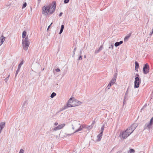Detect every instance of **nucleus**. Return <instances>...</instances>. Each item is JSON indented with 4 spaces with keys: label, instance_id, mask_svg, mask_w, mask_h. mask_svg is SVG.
<instances>
[{
    "label": "nucleus",
    "instance_id": "nucleus-1",
    "mask_svg": "<svg viewBox=\"0 0 153 153\" xmlns=\"http://www.w3.org/2000/svg\"><path fill=\"white\" fill-rule=\"evenodd\" d=\"M71 123L72 129L73 130H75L74 133L82 130L85 127L84 126L80 125L79 121L75 120L71 121Z\"/></svg>",
    "mask_w": 153,
    "mask_h": 153
},
{
    "label": "nucleus",
    "instance_id": "nucleus-2",
    "mask_svg": "<svg viewBox=\"0 0 153 153\" xmlns=\"http://www.w3.org/2000/svg\"><path fill=\"white\" fill-rule=\"evenodd\" d=\"M81 102H80L77 101V100H72V98H71L67 104V107H71L75 106H78L80 104Z\"/></svg>",
    "mask_w": 153,
    "mask_h": 153
},
{
    "label": "nucleus",
    "instance_id": "nucleus-3",
    "mask_svg": "<svg viewBox=\"0 0 153 153\" xmlns=\"http://www.w3.org/2000/svg\"><path fill=\"white\" fill-rule=\"evenodd\" d=\"M22 44L23 49L26 51L27 50L30 44L27 36L22 40Z\"/></svg>",
    "mask_w": 153,
    "mask_h": 153
},
{
    "label": "nucleus",
    "instance_id": "nucleus-4",
    "mask_svg": "<svg viewBox=\"0 0 153 153\" xmlns=\"http://www.w3.org/2000/svg\"><path fill=\"white\" fill-rule=\"evenodd\" d=\"M139 75L137 74L135 76V80L134 82V88H138L139 86L140 85V78L139 77Z\"/></svg>",
    "mask_w": 153,
    "mask_h": 153
},
{
    "label": "nucleus",
    "instance_id": "nucleus-5",
    "mask_svg": "<svg viewBox=\"0 0 153 153\" xmlns=\"http://www.w3.org/2000/svg\"><path fill=\"white\" fill-rule=\"evenodd\" d=\"M153 124V117L150 119V122L146 123L144 126V129H147L149 130L152 128V126Z\"/></svg>",
    "mask_w": 153,
    "mask_h": 153
},
{
    "label": "nucleus",
    "instance_id": "nucleus-6",
    "mask_svg": "<svg viewBox=\"0 0 153 153\" xmlns=\"http://www.w3.org/2000/svg\"><path fill=\"white\" fill-rule=\"evenodd\" d=\"M49 7V13L50 14L52 13L55 11L56 7V4L55 2H53L51 4L48 5Z\"/></svg>",
    "mask_w": 153,
    "mask_h": 153
},
{
    "label": "nucleus",
    "instance_id": "nucleus-7",
    "mask_svg": "<svg viewBox=\"0 0 153 153\" xmlns=\"http://www.w3.org/2000/svg\"><path fill=\"white\" fill-rule=\"evenodd\" d=\"M49 7H48V5L47 6H44L42 9V14L47 15L49 12Z\"/></svg>",
    "mask_w": 153,
    "mask_h": 153
},
{
    "label": "nucleus",
    "instance_id": "nucleus-8",
    "mask_svg": "<svg viewBox=\"0 0 153 153\" xmlns=\"http://www.w3.org/2000/svg\"><path fill=\"white\" fill-rule=\"evenodd\" d=\"M149 65L146 64L144 65L143 68V72L144 74H148L149 72Z\"/></svg>",
    "mask_w": 153,
    "mask_h": 153
},
{
    "label": "nucleus",
    "instance_id": "nucleus-9",
    "mask_svg": "<svg viewBox=\"0 0 153 153\" xmlns=\"http://www.w3.org/2000/svg\"><path fill=\"white\" fill-rule=\"evenodd\" d=\"M129 135L126 130L123 131L120 134V135L121 136L122 138L123 139L126 138Z\"/></svg>",
    "mask_w": 153,
    "mask_h": 153
},
{
    "label": "nucleus",
    "instance_id": "nucleus-10",
    "mask_svg": "<svg viewBox=\"0 0 153 153\" xmlns=\"http://www.w3.org/2000/svg\"><path fill=\"white\" fill-rule=\"evenodd\" d=\"M137 123H133V124L130 127V128H131L133 130L136 128L137 126Z\"/></svg>",
    "mask_w": 153,
    "mask_h": 153
},
{
    "label": "nucleus",
    "instance_id": "nucleus-11",
    "mask_svg": "<svg viewBox=\"0 0 153 153\" xmlns=\"http://www.w3.org/2000/svg\"><path fill=\"white\" fill-rule=\"evenodd\" d=\"M126 130L127 131L129 135L131 134L134 131L131 128H130V127H129L128 128H127Z\"/></svg>",
    "mask_w": 153,
    "mask_h": 153
},
{
    "label": "nucleus",
    "instance_id": "nucleus-12",
    "mask_svg": "<svg viewBox=\"0 0 153 153\" xmlns=\"http://www.w3.org/2000/svg\"><path fill=\"white\" fill-rule=\"evenodd\" d=\"M135 70L137 71H138V68L139 67V64L138 62L137 61H135Z\"/></svg>",
    "mask_w": 153,
    "mask_h": 153
},
{
    "label": "nucleus",
    "instance_id": "nucleus-13",
    "mask_svg": "<svg viewBox=\"0 0 153 153\" xmlns=\"http://www.w3.org/2000/svg\"><path fill=\"white\" fill-rule=\"evenodd\" d=\"M5 124V122H2L0 123V128L2 130L4 127Z\"/></svg>",
    "mask_w": 153,
    "mask_h": 153
},
{
    "label": "nucleus",
    "instance_id": "nucleus-14",
    "mask_svg": "<svg viewBox=\"0 0 153 153\" xmlns=\"http://www.w3.org/2000/svg\"><path fill=\"white\" fill-rule=\"evenodd\" d=\"M5 38L3 36H1L0 38V42L1 43V44H2L5 40Z\"/></svg>",
    "mask_w": 153,
    "mask_h": 153
},
{
    "label": "nucleus",
    "instance_id": "nucleus-15",
    "mask_svg": "<svg viewBox=\"0 0 153 153\" xmlns=\"http://www.w3.org/2000/svg\"><path fill=\"white\" fill-rule=\"evenodd\" d=\"M123 43V41H121L120 42H117L115 43L114 44V46L115 47H117L122 44Z\"/></svg>",
    "mask_w": 153,
    "mask_h": 153
},
{
    "label": "nucleus",
    "instance_id": "nucleus-16",
    "mask_svg": "<svg viewBox=\"0 0 153 153\" xmlns=\"http://www.w3.org/2000/svg\"><path fill=\"white\" fill-rule=\"evenodd\" d=\"M102 133H100L97 136V141H100L101 140V138L102 137Z\"/></svg>",
    "mask_w": 153,
    "mask_h": 153
},
{
    "label": "nucleus",
    "instance_id": "nucleus-17",
    "mask_svg": "<svg viewBox=\"0 0 153 153\" xmlns=\"http://www.w3.org/2000/svg\"><path fill=\"white\" fill-rule=\"evenodd\" d=\"M64 26L63 25H62L61 26V28L59 31V34H61L64 28Z\"/></svg>",
    "mask_w": 153,
    "mask_h": 153
},
{
    "label": "nucleus",
    "instance_id": "nucleus-18",
    "mask_svg": "<svg viewBox=\"0 0 153 153\" xmlns=\"http://www.w3.org/2000/svg\"><path fill=\"white\" fill-rule=\"evenodd\" d=\"M116 81V80L114 79H112L111 81L109 83H111V85H112L114 84Z\"/></svg>",
    "mask_w": 153,
    "mask_h": 153
},
{
    "label": "nucleus",
    "instance_id": "nucleus-19",
    "mask_svg": "<svg viewBox=\"0 0 153 153\" xmlns=\"http://www.w3.org/2000/svg\"><path fill=\"white\" fill-rule=\"evenodd\" d=\"M27 34V32L26 31H23L22 33V37L23 38H25V37L26 36Z\"/></svg>",
    "mask_w": 153,
    "mask_h": 153
},
{
    "label": "nucleus",
    "instance_id": "nucleus-20",
    "mask_svg": "<svg viewBox=\"0 0 153 153\" xmlns=\"http://www.w3.org/2000/svg\"><path fill=\"white\" fill-rule=\"evenodd\" d=\"M65 124H62L58 126L59 129H60L63 127L65 126Z\"/></svg>",
    "mask_w": 153,
    "mask_h": 153
},
{
    "label": "nucleus",
    "instance_id": "nucleus-21",
    "mask_svg": "<svg viewBox=\"0 0 153 153\" xmlns=\"http://www.w3.org/2000/svg\"><path fill=\"white\" fill-rule=\"evenodd\" d=\"M131 35V34L129 35L126 36L124 38V41H127L128 40V39L129 38L130 36Z\"/></svg>",
    "mask_w": 153,
    "mask_h": 153
},
{
    "label": "nucleus",
    "instance_id": "nucleus-22",
    "mask_svg": "<svg viewBox=\"0 0 153 153\" xmlns=\"http://www.w3.org/2000/svg\"><path fill=\"white\" fill-rule=\"evenodd\" d=\"M135 152V150L134 149H131L128 152V153H134Z\"/></svg>",
    "mask_w": 153,
    "mask_h": 153
},
{
    "label": "nucleus",
    "instance_id": "nucleus-23",
    "mask_svg": "<svg viewBox=\"0 0 153 153\" xmlns=\"http://www.w3.org/2000/svg\"><path fill=\"white\" fill-rule=\"evenodd\" d=\"M23 61H22L18 65V68H19V69H20V68H21L22 65L23 64Z\"/></svg>",
    "mask_w": 153,
    "mask_h": 153
},
{
    "label": "nucleus",
    "instance_id": "nucleus-24",
    "mask_svg": "<svg viewBox=\"0 0 153 153\" xmlns=\"http://www.w3.org/2000/svg\"><path fill=\"white\" fill-rule=\"evenodd\" d=\"M56 95V94L55 93V92H53L52 93L51 95V97L52 98H53Z\"/></svg>",
    "mask_w": 153,
    "mask_h": 153
},
{
    "label": "nucleus",
    "instance_id": "nucleus-25",
    "mask_svg": "<svg viewBox=\"0 0 153 153\" xmlns=\"http://www.w3.org/2000/svg\"><path fill=\"white\" fill-rule=\"evenodd\" d=\"M76 47L74 48V51H73V55H72L73 57H74V55H75V51H76Z\"/></svg>",
    "mask_w": 153,
    "mask_h": 153
},
{
    "label": "nucleus",
    "instance_id": "nucleus-26",
    "mask_svg": "<svg viewBox=\"0 0 153 153\" xmlns=\"http://www.w3.org/2000/svg\"><path fill=\"white\" fill-rule=\"evenodd\" d=\"M20 69H19V68H18L17 70L16 73V75L15 77H16L17 75V74H18V73L19 72V71H20Z\"/></svg>",
    "mask_w": 153,
    "mask_h": 153
},
{
    "label": "nucleus",
    "instance_id": "nucleus-27",
    "mask_svg": "<svg viewBox=\"0 0 153 153\" xmlns=\"http://www.w3.org/2000/svg\"><path fill=\"white\" fill-rule=\"evenodd\" d=\"M117 74L116 73L114 74V77L113 78V79H115L116 80V78H117Z\"/></svg>",
    "mask_w": 153,
    "mask_h": 153
},
{
    "label": "nucleus",
    "instance_id": "nucleus-28",
    "mask_svg": "<svg viewBox=\"0 0 153 153\" xmlns=\"http://www.w3.org/2000/svg\"><path fill=\"white\" fill-rule=\"evenodd\" d=\"M104 130V126H102L101 128V132H100V133H102V134Z\"/></svg>",
    "mask_w": 153,
    "mask_h": 153
},
{
    "label": "nucleus",
    "instance_id": "nucleus-29",
    "mask_svg": "<svg viewBox=\"0 0 153 153\" xmlns=\"http://www.w3.org/2000/svg\"><path fill=\"white\" fill-rule=\"evenodd\" d=\"M10 75L9 74L8 76L4 79V81L6 82L9 79Z\"/></svg>",
    "mask_w": 153,
    "mask_h": 153
},
{
    "label": "nucleus",
    "instance_id": "nucleus-30",
    "mask_svg": "<svg viewBox=\"0 0 153 153\" xmlns=\"http://www.w3.org/2000/svg\"><path fill=\"white\" fill-rule=\"evenodd\" d=\"M26 6H27V3H26L25 2L23 4V5L22 7V8L23 9V8H25V7H26Z\"/></svg>",
    "mask_w": 153,
    "mask_h": 153
},
{
    "label": "nucleus",
    "instance_id": "nucleus-31",
    "mask_svg": "<svg viewBox=\"0 0 153 153\" xmlns=\"http://www.w3.org/2000/svg\"><path fill=\"white\" fill-rule=\"evenodd\" d=\"M59 130V128L58 127V126L55 127L53 129V130L54 131H57V130Z\"/></svg>",
    "mask_w": 153,
    "mask_h": 153
},
{
    "label": "nucleus",
    "instance_id": "nucleus-32",
    "mask_svg": "<svg viewBox=\"0 0 153 153\" xmlns=\"http://www.w3.org/2000/svg\"><path fill=\"white\" fill-rule=\"evenodd\" d=\"M100 50H99V49H96L95 51V53H98L99 52H100Z\"/></svg>",
    "mask_w": 153,
    "mask_h": 153
},
{
    "label": "nucleus",
    "instance_id": "nucleus-33",
    "mask_svg": "<svg viewBox=\"0 0 153 153\" xmlns=\"http://www.w3.org/2000/svg\"><path fill=\"white\" fill-rule=\"evenodd\" d=\"M111 83H109L108 85L107 86V88H108V89H109L110 88L111 86Z\"/></svg>",
    "mask_w": 153,
    "mask_h": 153
},
{
    "label": "nucleus",
    "instance_id": "nucleus-34",
    "mask_svg": "<svg viewBox=\"0 0 153 153\" xmlns=\"http://www.w3.org/2000/svg\"><path fill=\"white\" fill-rule=\"evenodd\" d=\"M103 48V46L102 45H101V46H100V47L99 48V50H100V51H101L102 49Z\"/></svg>",
    "mask_w": 153,
    "mask_h": 153
},
{
    "label": "nucleus",
    "instance_id": "nucleus-35",
    "mask_svg": "<svg viewBox=\"0 0 153 153\" xmlns=\"http://www.w3.org/2000/svg\"><path fill=\"white\" fill-rule=\"evenodd\" d=\"M24 152V150L22 149H21L19 153H23Z\"/></svg>",
    "mask_w": 153,
    "mask_h": 153
},
{
    "label": "nucleus",
    "instance_id": "nucleus-36",
    "mask_svg": "<svg viewBox=\"0 0 153 153\" xmlns=\"http://www.w3.org/2000/svg\"><path fill=\"white\" fill-rule=\"evenodd\" d=\"M127 95H125V96H124V101H126L127 100Z\"/></svg>",
    "mask_w": 153,
    "mask_h": 153
},
{
    "label": "nucleus",
    "instance_id": "nucleus-37",
    "mask_svg": "<svg viewBox=\"0 0 153 153\" xmlns=\"http://www.w3.org/2000/svg\"><path fill=\"white\" fill-rule=\"evenodd\" d=\"M69 0H64V2L65 4L68 3L69 1Z\"/></svg>",
    "mask_w": 153,
    "mask_h": 153
},
{
    "label": "nucleus",
    "instance_id": "nucleus-38",
    "mask_svg": "<svg viewBox=\"0 0 153 153\" xmlns=\"http://www.w3.org/2000/svg\"><path fill=\"white\" fill-rule=\"evenodd\" d=\"M128 88L127 90L126 91V93H125V95H128Z\"/></svg>",
    "mask_w": 153,
    "mask_h": 153
},
{
    "label": "nucleus",
    "instance_id": "nucleus-39",
    "mask_svg": "<svg viewBox=\"0 0 153 153\" xmlns=\"http://www.w3.org/2000/svg\"><path fill=\"white\" fill-rule=\"evenodd\" d=\"M114 45H111L110 47H109V48H111L112 49H113Z\"/></svg>",
    "mask_w": 153,
    "mask_h": 153
},
{
    "label": "nucleus",
    "instance_id": "nucleus-40",
    "mask_svg": "<svg viewBox=\"0 0 153 153\" xmlns=\"http://www.w3.org/2000/svg\"><path fill=\"white\" fill-rule=\"evenodd\" d=\"M82 59V56L81 55H80V56H79V57L78 60H81Z\"/></svg>",
    "mask_w": 153,
    "mask_h": 153
},
{
    "label": "nucleus",
    "instance_id": "nucleus-41",
    "mask_svg": "<svg viewBox=\"0 0 153 153\" xmlns=\"http://www.w3.org/2000/svg\"><path fill=\"white\" fill-rule=\"evenodd\" d=\"M92 127V126H89L88 127V128L89 129H91Z\"/></svg>",
    "mask_w": 153,
    "mask_h": 153
},
{
    "label": "nucleus",
    "instance_id": "nucleus-42",
    "mask_svg": "<svg viewBox=\"0 0 153 153\" xmlns=\"http://www.w3.org/2000/svg\"><path fill=\"white\" fill-rule=\"evenodd\" d=\"M82 51H83V49H81L80 50V55H81L82 54Z\"/></svg>",
    "mask_w": 153,
    "mask_h": 153
},
{
    "label": "nucleus",
    "instance_id": "nucleus-43",
    "mask_svg": "<svg viewBox=\"0 0 153 153\" xmlns=\"http://www.w3.org/2000/svg\"><path fill=\"white\" fill-rule=\"evenodd\" d=\"M56 71L57 72H59L60 71V69L59 68H58L56 69Z\"/></svg>",
    "mask_w": 153,
    "mask_h": 153
},
{
    "label": "nucleus",
    "instance_id": "nucleus-44",
    "mask_svg": "<svg viewBox=\"0 0 153 153\" xmlns=\"http://www.w3.org/2000/svg\"><path fill=\"white\" fill-rule=\"evenodd\" d=\"M153 34V32L152 31L150 33L149 35L151 36L152 35V34Z\"/></svg>",
    "mask_w": 153,
    "mask_h": 153
},
{
    "label": "nucleus",
    "instance_id": "nucleus-45",
    "mask_svg": "<svg viewBox=\"0 0 153 153\" xmlns=\"http://www.w3.org/2000/svg\"><path fill=\"white\" fill-rule=\"evenodd\" d=\"M62 14H63L62 13V12H61V13H60L59 14V16H62Z\"/></svg>",
    "mask_w": 153,
    "mask_h": 153
},
{
    "label": "nucleus",
    "instance_id": "nucleus-46",
    "mask_svg": "<svg viewBox=\"0 0 153 153\" xmlns=\"http://www.w3.org/2000/svg\"><path fill=\"white\" fill-rule=\"evenodd\" d=\"M58 124V123H57V122H55L54 123V125H55V126H57V125Z\"/></svg>",
    "mask_w": 153,
    "mask_h": 153
},
{
    "label": "nucleus",
    "instance_id": "nucleus-47",
    "mask_svg": "<svg viewBox=\"0 0 153 153\" xmlns=\"http://www.w3.org/2000/svg\"><path fill=\"white\" fill-rule=\"evenodd\" d=\"M50 27V25H49V26L48 27L47 29V31H48V29H49V28Z\"/></svg>",
    "mask_w": 153,
    "mask_h": 153
},
{
    "label": "nucleus",
    "instance_id": "nucleus-48",
    "mask_svg": "<svg viewBox=\"0 0 153 153\" xmlns=\"http://www.w3.org/2000/svg\"><path fill=\"white\" fill-rule=\"evenodd\" d=\"M126 101H124V100H123V105H124L125 103H126Z\"/></svg>",
    "mask_w": 153,
    "mask_h": 153
},
{
    "label": "nucleus",
    "instance_id": "nucleus-49",
    "mask_svg": "<svg viewBox=\"0 0 153 153\" xmlns=\"http://www.w3.org/2000/svg\"><path fill=\"white\" fill-rule=\"evenodd\" d=\"M2 129H0V134L1 133V131H2Z\"/></svg>",
    "mask_w": 153,
    "mask_h": 153
},
{
    "label": "nucleus",
    "instance_id": "nucleus-50",
    "mask_svg": "<svg viewBox=\"0 0 153 153\" xmlns=\"http://www.w3.org/2000/svg\"><path fill=\"white\" fill-rule=\"evenodd\" d=\"M84 57L85 58L86 57V55H84Z\"/></svg>",
    "mask_w": 153,
    "mask_h": 153
},
{
    "label": "nucleus",
    "instance_id": "nucleus-51",
    "mask_svg": "<svg viewBox=\"0 0 153 153\" xmlns=\"http://www.w3.org/2000/svg\"><path fill=\"white\" fill-rule=\"evenodd\" d=\"M2 44H1V42H0V46L1 45H2Z\"/></svg>",
    "mask_w": 153,
    "mask_h": 153
},
{
    "label": "nucleus",
    "instance_id": "nucleus-52",
    "mask_svg": "<svg viewBox=\"0 0 153 153\" xmlns=\"http://www.w3.org/2000/svg\"><path fill=\"white\" fill-rule=\"evenodd\" d=\"M52 23H51V24H50V26H51V25H52Z\"/></svg>",
    "mask_w": 153,
    "mask_h": 153
},
{
    "label": "nucleus",
    "instance_id": "nucleus-53",
    "mask_svg": "<svg viewBox=\"0 0 153 153\" xmlns=\"http://www.w3.org/2000/svg\"><path fill=\"white\" fill-rule=\"evenodd\" d=\"M39 1H40L41 0H37Z\"/></svg>",
    "mask_w": 153,
    "mask_h": 153
},
{
    "label": "nucleus",
    "instance_id": "nucleus-54",
    "mask_svg": "<svg viewBox=\"0 0 153 153\" xmlns=\"http://www.w3.org/2000/svg\"><path fill=\"white\" fill-rule=\"evenodd\" d=\"M152 32H153V29H152Z\"/></svg>",
    "mask_w": 153,
    "mask_h": 153
},
{
    "label": "nucleus",
    "instance_id": "nucleus-55",
    "mask_svg": "<svg viewBox=\"0 0 153 153\" xmlns=\"http://www.w3.org/2000/svg\"><path fill=\"white\" fill-rule=\"evenodd\" d=\"M66 107H67L66 106L65 107L66 108H67Z\"/></svg>",
    "mask_w": 153,
    "mask_h": 153
},
{
    "label": "nucleus",
    "instance_id": "nucleus-56",
    "mask_svg": "<svg viewBox=\"0 0 153 153\" xmlns=\"http://www.w3.org/2000/svg\"><path fill=\"white\" fill-rule=\"evenodd\" d=\"M44 69V68L43 69V70Z\"/></svg>",
    "mask_w": 153,
    "mask_h": 153
},
{
    "label": "nucleus",
    "instance_id": "nucleus-57",
    "mask_svg": "<svg viewBox=\"0 0 153 153\" xmlns=\"http://www.w3.org/2000/svg\"><path fill=\"white\" fill-rule=\"evenodd\" d=\"M117 153H118V152H117Z\"/></svg>",
    "mask_w": 153,
    "mask_h": 153
}]
</instances>
